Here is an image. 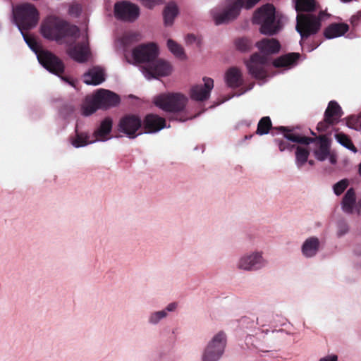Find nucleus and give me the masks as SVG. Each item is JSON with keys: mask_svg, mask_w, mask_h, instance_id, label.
Wrapping results in <instances>:
<instances>
[{"mask_svg": "<svg viewBox=\"0 0 361 361\" xmlns=\"http://www.w3.org/2000/svg\"><path fill=\"white\" fill-rule=\"evenodd\" d=\"M335 137L338 142H339L343 147L351 150L354 153H356L357 152V149L353 145L350 137L346 134L343 133H338L335 135Z\"/></svg>", "mask_w": 361, "mask_h": 361, "instance_id": "34", "label": "nucleus"}, {"mask_svg": "<svg viewBox=\"0 0 361 361\" xmlns=\"http://www.w3.org/2000/svg\"><path fill=\"white\" fill-rule=\"evenodd\" d=\"M146 133H152L159 131L166 126V121L156 114H147L143 121Z\"/></svg>", "mask_w": 361, "mask_h": 361, "instance_id": "19", "label": "nucleus"}, {"mask_svg": "<svg viewBox=\"0 0 361 361\" xmlns=\"http://www.w3.org/2000/svg\"><path fill=\"white\" fill-rule=\"evenodd\" d=\"M68 55L75 61L84 63L88 60L90 51L88 42H79L68 48Z\"/></svg>", "mask_w": 361, "mask_h": 361, "instance_id": "17", "label": "nucleus"}, {"mask_svg": "<svg viewBox=\"0 0 361 361\" xmlns=\"http://www.w3.org/2000/svg\"><path fill=\"white\" fill-rule=\"evenodd\" d=\"M358 173L360 176H361V163L358 166Z\"/></svg>", "mask_w": 361, "mask_h": 361, "instance_id": "55", "label": "nucleus"}, {"mask_svg": "<svg viewBox=\"0 0 361 361\" xmlns=\"http://www.w3.org/2000/svg\"><path fill=\"white\" fill-rule=\"evenodd\" d=\"M252 86H253V85H251L248 89L245 90L244 91H243V92H242L241 93H240L238 95H240V94H243V93L246 92V91H247V90H250V89L252 87Z\"/></svg>", "mask_w": 361, "mask_h": 361, "instance_id": "54", "label": "nucleus"}, {"mask_svg": "<svg viewBox=\"0 0 361 361\" xmlns=\"http://www.w3.org/2000/svg\"><path fill=\"white\" fill-rule=\"evenodd\" d=\"M227 344V336L224 331L215 334L203 349L201 361H219L223 357Z\"/></svg>", "mask_w": 361, "mask_h": 361, "instance_id": "7", "label": "nucleus"}, {"mask_svg": "<svg viewBox=\"0 0 361 361\" xmlns=\"http://www.w3.org/2000/svg\"><path fill=\"white\" fill-rule=\"evenodd\" d=\"M295 148H296L295 162L298 167L301 168L307 161L310 151L307 148L300 146H297Z\"/></svg>", "mask_w": 361, "mask_h": 361, "instance_id": "32", "label": "nucleus"}, {"mask_svg": "<svg viewBox=\"0 0 361 361\" xmlns=\"http://www.w3.org/2000/svg\"><path fill=\"white\" fill-rule=\"evenodd\" d=\"M235 46L240 51H247L251 49L252 43L249 39L243 37L235 41Z\"/></svg>", "mask_w": 361, "mask_h": 361, "instance_id": "39", "label": "nucleus"}, {"mask_svg": "<svg viewBox=\"0 0 361 361\" xmlns=\"http://www.w3.org/2000/svg\"><path fill=\"white\" fill-rule=\"evenodd\" d=\"M260 0H235L228 4L223 11L215 8L211 13L216 25L228 23L235 19L240 14L243 7L250 9L254 7Z\"/></svg>", "mask_w": 361, "mask_h": 361, "instance_id": "6", "label": "nucleus"}, {"mask_svg": "<svg viewBox=\"0 0 361 361\" xmlns=\"http://www.w3.org/2000/svg\"><path fill=\"white\" fill-rule=\"evenodd\" d=\"M349 30V25L344 23H334L324 30V36L326 39H333L344 35Z\"/></svg>", "mask_w": 361, "mask_h": 361, "instance_id": "21", "label": "nucleus"}, {"mask_svg": "<svg viewBox=\"0 0 361 361\" xmlns=\"http://www.w3.org/2000/svg\"><path fill=\"white\" fill-rule=\"evenodd\" d=\"M274 317L269 313L260 314L256 319L257 324L259 326H274Z\"/></svg>", "mask_w": 361, "mask_h": 361, "instance_id": "36", "label": "nucleus"}, {"mask_svg": "<svg viewBox=\"0 0 361 361\" xmlns=\"http://www.w3.org/2000/svg\"><path fill=\"white\" fill-rule=\"evenodd\" d=\"M178 302H171L169 303L165 309H164L163 310H166V312H167V314H169V312H175L178 307Z\"/></svg>", "mask_w": 361, "mask_h": 361, "instance_id": "47", "label": "nucleus"}, {"mask_svg": "<svg viewBox=\"0 0 361 361\" xmlns=\"http://www.w3.org/2000/svg\"><path fill=\"white\" fill-rule=\"evenodd\" d=\"M141 39V34L138 32H130L125 35L123 37V43L127 44L129 43L137 42Z\"/></svg>", "mask_w": 361, "mask_h": 361, "instance_id": "40", "label": "nucleus"}, {"mask_svg": "<svg viewBox=\"0 0 361 361\" xmlns=\"http://www.w3.org/2000/svg\"><path fill=\"white\" fill-rule=\"evenodd\" d=\"M254 338H255L253 336H247V338L245 339L246 344L247 345L251 344V345H254L255 347L257 348V345L253 343Z\"/></svg>", "mask_w": 361, "mask_h": 361, "instance_id": "50", "label": "nucleus"}, {"mask_svg": "<svg viewBox=\"0 0 361 361\" xmlns=\"http://www.w3.org/2000/svg\"><path fill=\"white\" fill-rule=\"evenodd\" d=\"M23 37H24V39L26 42V43L27 44V45L32 49L34 50L35 51L37 52V49L39 47V45H38V43L36 42V40L31 37H29V36H27L25 35L23 31H21Z\"/></svg>", "mask_w": 361, "mask_h": 361, "instance_id": "44", "label": "nucleus"}, {"mask_svg": "<svg viewBox=\"0 0 361 361\" xmlns=\"http://www.w3.org/2000/svg\"><path fill=\"white\" fill-rule=\"evenodd\" d=\"M204 85H196L191 87L190 95L192 99L203 102L209 99L214 87V80L210 78H203Z\"/></svg>", "mask_w": 361, "mask_h": 361, "instance_id": "16", "label": "nucleus"}, {"mask_svg": "<svg viewBox=\"0 0 361 361\" xmlns=\"http://www.w3.org/2000/svg\"><path fill=\"white\" fill-rule=\"evenodd\" d=\"M320 241L317 237H310L303 243L301 250L306 257H312L319 250Z\"/></svg>", "mask_w": 361, "mask_h": 361, "instance_id": "26", "label": "nucleus"}, {"mask_svg": "<svg viewBox=\"0 0 361 361\" xmlns=\"http://www.w3.org/2000/svg\"><path fill=\"white\" fill-rule=\"evenodd\" d=\"M142 126L141 119L135 115H126L121 118L118 130L125 133L129 138H135L138 134L136 132Z\"/></svg>", "mask_w": 361, "mask_h": 361, "instance_id": "14", "label": "nucleus"}, {"mask_svg": "<svg viewBox=\"0 0 361 361\" xmlns=\"http://www.w3.org/2000/svg\"><path fill=\"white\" fill-rule=\"evenodd\" d=\"M98 109H99V106L97 102H96L95 97L94 96L91 99H86L81 108L82 114L85 116H90Z\"/></svg>", "mask_w": 361, "mask_h": 361, "instance_id": "33", "label": "nucleus"}, {"mask_svg": "<svg viewBox=\"0 0 361 361\" xmlns=\"http://www.w3.org/2000/svg\"><path fill=\"white\" fill-rule=\"evenodd\" d=\"M294 7L299 13H314L323 10L321 5L317 0H293Z\"/></svg>", "mask_w": 361, "mask_h": 361, "instance_id": "20", "label": "nucleus"}, {"mask_svg": "<svg viewBox=\"0 0 361 361\" xmlns=\"http://www.w3.org/2000/svg\"><path fill=\"white\" fill-rule=\"evenodd\" d=\"M142 2L145 7L149 9L153 8L156 4L154 0H142Z\"/></svg>", "mask_w": 361, "mask_h": 361, "instance_id": "49", "label": "nucleus"}, {"mask_svg": "<svg viewBox=\"0 0 361 361\" xmlns=\"http://www.w3.org/2000/svg\"><path fill=\"white\" fill-rule=\"evenodd\" d=\"M343 114V111L339 104L336 101H331L325 110L324 117L326 118V120H331L336 124Z\"/></svg>", "mask_w": 361, "mask_h": 361, "instance_id": "27", "label": "nucleus"}, {"mask_svg": "<svg viewBox=\"0 0 361 361\" xmlns=\"http://www.w3.org/2000/svg\"><path fill=\"white\" fill-rule=\"evenodd\" d=\"M188 98L179 93L163 94L154 99V104L166 112L173 113V119L184 121L186 119L182 116L179 117L180 113L183 112L186 106Z\"/></svg>", "mask_w": 361, "mask_h": 361, "instance_id": "5", "label": "nucleus"}, {"mask_svg": "<svg viewBox=\"0 0 361 361\" xmlns=\"http://www.w3.org/2000/svg\"><path fill=\"white\" fill-rule=\"evenodd\" d=\"M347 232V229H345L343 231H340V234L342 235V234H344Z\"/></svg>", "mask_w": 361, "mask_h": 361, "instance_id": "57", "label": "nucleus"}, {"mask_svg": "<svg viewBox=\"0 0 361 361\" xmlns=\"http://www.w3.org/2000/svg\"><path fill=\"white\" fill-rule=\"evenodd\" d=\"M329 159V161L331 164H334L336 162V156L330 152V156L328 157Z\"/></svg>", "mask_w": 361, "mask_h": 361, "instance_id": "52", "label": "nucleus"}, {"mask_svg": "<svg viewBox=\"0 0 361 361\" xmlns=\"http://www.w3.org/2000/svg\"><path fill=\"white\" fill-rule=\"evenodd\" d=\"M356 202V195L353 188L347 190L342 200V209L348 214L353 212L354 206Z\"/></svg>", "mask_w": 361, "mask_h": 361, "instance_id": "29", "label": "nucleus"}, {"mask_svg": "<svg viewBox=\"0 0 361 361\" xmlns=\"http://www.w3.org/2000/svg\"><path fill=\"white\" fill-rule=\"evenodd\" d=\"M271 128L272 123L270 118L269 116H264L257 124L256 133L259 135L267 134Z\"/></svg>", "mask_w": 361, "mask_h": 361, "instance_id": "35", "label": "nucleus"}, {"mask_svg": "<svg viewBox=\"0 0 361 361\" xmlns=\"http://www.w3.org/2000/svg\"><path fill=\"white\" fill-rule=\"evenodd\" d=\"M187 42L192 43L195 41V36L194 35H188L186 38Z\"/></svg>", "mask_w": 361, "mask_h": 361, "instance_id": "51", "label": "nucleus"}, {"mask_svg": "<svg viewBox=\"0 0 361 361\" xmlns=\"http://www.w3.org/2000/svg\"><path fill=\"white\" fill-rule=\"evenodd\" d=\"M308 163H309L310 165L313 166L314 164V161L313 160H309Z\"/></svg>", "mask_w": 361, "mask_h": 361, "instance_id": "56", "label": "nucleus"}, {"mask_svg": "<svg viewBox=\"0 0 361 361\" xmlns=\"http://www.w3.org/2000/svg\"><path fill=\"white\" fill-rule=\"evenodd\" d=\"M352 121H355V118H348V121H347V125L350 127V128H353V123Z\"/></svg>", "mask_w": 361, "mask_h": 361, "instance_id": "53", "label": "nucleus"}, {"mask_svg": "<svg viewBox=\"0 0 361 361\" xmlns=\"http://www.w3.org/2000/svg\"><path fill=\"white\" fill-rule=\"evenodd\" d=\"M276 9L271 4L258 8L253 15L252 22L260 25V32L266 35H274L280 30L279 22L276 20Z\"/></svg>", "mask_w": 361, "mask_h": 361, "instance_id": "4", "label": "nucleus"}, {"mask_svg": "<svg viewBox=\"0 0 361 361\" xmlns=\"http://www.w3.org/2000/svg\"><path fill=\"white\" fill-rule=\"evenodd\" d=\"M81 9L78 5H72L69 8V13L78 16L80 15Z\"/></svg>", "mask_w": 361, "mask_h": 361, "instance_id": "46", "label": "nucleus"}, {"mask_svg": "<svg viewBox=\"0 0 361 361\" xmlns=\"http://www.w3.org/2000/svg\"><path fill=\"white\" fill-rule=\"evenodd\" d=\"M225 79L227 85L231 88L239 87L243 84L242 73L236 67H231L227 70Z\"/></svg>", "mask_w": 361, "mask_h": 361, "instance_id": "24", "label": "nucleus"}, {"mask_svg": "<svg viewBox=\"0 0 361 361\" xmlns=\"http://www.w3.org/2000/svg\"><path fill=\"white\" fill-rule=\"evenodd\" d=\"M95 101L99 109H107L116 106L121 102L118 94L108 90L100 89L94 94Z\"/></svg>", "mask_w": 361, "mask_h": 361, "instance_id": "15", "label": "nucleus"}, {"mask_svg": "<svg viewBox=\"0 0 361 361\" xmlns=\"http://www.w3.org/2000/svg\"><path fill=\"white\" fill-rule=\"evenodd\" d=\"M167 317L166 310H159L152 312L148 317V323L152 325L158 324L161 320Z\"/></svg>", "mask_w": 361, "mask_h": 361, "instance_id": "37", "label": "nucleus"}, {"mask_svg": "<svg viewBox=\"0 0 361 361\" xmlns=\"http://www.w3.org/2000/svg\"><path fill=\"white\" fill-rule=\"evenodd\" d=\"M348 185V180L343 179L334 185V191L336 195H341Z\"/></svg>", "mask_w": 361, "mask_h": 361, "instance_id": "41", "label": "nucleus"}, {"mask_svg": "<svg viewBox=\"0 0 361 361\" xmlns=\"http://www.w3.org/2000/svg\"><path fill=\"white\" fill-rule=\"evenodd\" d=\"M39 62L49 72L60 75L64 72L63 61L55 54L47 50H42L37 54Z\"/></svg>", "mask_w": 361, "mask_h": 361, "instance_id": "11", "label": "nucleus"}, {"mask_svg": "<svg viewBox=\"0 0 361 361\" xmlns=\"http://www.w3.org/2000/svg\"><path fill=\"white\" fill-rule=\"evenodd\" d=\"M158 47L154 43L140 44L133 50V57L138 63L149 64L157 58Z\"/></svg>", "mask_w": 361, "mask_h": 361, "instance_id": "13", "label": "nucleus"}, {"mask_svg": "<svg viewBox=\"0 0 361 361\" xmlns=\"http://www.w3.org/2000/svg\"><path fill=\"white\" fill-rule=\"evenodd\" d=\"M114 16L118 20L133 23L138 18L140 8L128 1H118L114 4Z\"/></svg>", "mask_w": 361, "mask_h": 361, "instance_id": "9", "label": "nucleus"}, {"mask_svg": "<svg viewBox=\"0 0 361 361\" xmlns=\"http://www.w3.org/2000/svg\"><path fill=\"white\" fill-rule=\"evenodd\" d=\"M360 20L361 11L357 12L356 14L352 16V17L350 18V23L353 27H355L358 25Z\"/></svg>", "mask_w": 361, "mask_h": 361, "instance_id": "45", "label": "nucleus"}, {"mask_svg": "<svg viewBox=\"0 0 361 361\" xmlns=\"http://www.w3.org/2000/svg\"><path fill=\"white\" fill-rule=\"evenodd\" d=\"M268 63V58L265 55L258 53L252 54L249 61L246 62V66L249 73L256 79H264L267 75L265 68Z\"/></svg>", "mask_w": 361, "mask_h": 361, "instance_id": "12", "label": "nucleus"}, {"mask_svg": "<svg viewBox=\"0 0 361 361\" xmlns=\"http://www.w3.org/2000/svg\"><path fill=\"white\" fill-rule=\"evenodd\" d=\"M286 139H287V140H276V142H277L279 148V150L281 152H283V151H284L286 149L291 151L293 148L295 147V145H291L290 143H289L288 141H290V140H288V138H286Z\"/></svg>", "mask_w": 361, "mask_h": 361, "instance_id": "42", "label": "nucleus"}, {"mask_svg": "<svg viewBox=\"0 0 361 361\" xmlns=\"http://www.w3.org/2000/svg\"><path fill=\"white\" fill-rule=\"evenodd\" d=\"M275 129L284 133V137L293 142L304 145L315 143L316 149L314 150V154L315 158L320 161H325L330 156L331 140L326 135L310 137L292 133L290 129L284 126L275 128Z\"/></svg>", "mask_w": 361, "mask_h": 361, "instance_id": "2", "label": "nucleus"}, {"mask_svg": "<svg viewBox=\"0 0 361 361\" xmlns=\"http://www.w3.org/2000/svg\"><path fill=\"white\" fill-rule=\"evenodd\" d=\"M263 265V259L261 254L256 252L242 257L239 260L238 267L239 269L250 271L258 269Z\"/></svg>", "mask_w": 361, "mask_h": 361, "instance_id": "18", "label": "nucleus"}, {"mask_svg": "<svg viewBox=\"0 0 361 361\" xmlns=\"http://www.w3.org/2000/svg\"><path fill=\"white\" fill-rule=\"evenodd\" d=\"M83 80L87 85H98L105 80L104 72L99 67H93L83 75Z\"/></svg>", "mask_w": 361, "mask_h": 361, "instance_id": "23", "label": "nucleus"}, {"mask_svg": "<svg viewBox=\"0 0 361 361\" xmlns=\"http://www.w3.org/2000/svg\"><path fill=\"white\" fill-rule=\"evenodd\" d=\"M13 15L20 31L33 28L39 20L38 11L34 5L29 3L17 6L13 10Z\"/></svg>", "mask_w": 361, "mask_h": 361, "instance_id": "8", "label": "nucleus"}, {"mask_svg": "<svg viewBox=\"0 0 361 361\" xmlns=\"http://www.w3.org/2000/svg\"><path fill=\"white\" fill-rule=\"evenodd\" d=\"M171 71V65L168 61L160 59H155L143 67V73L147 79L165 77L170 75Z\"/></svg>", "mask_w": 361, "mask_h": 361, "instance_id": "10", "label": "nucleus"}, {"mask_svg": "<svg viewBox=\"0 0 361 361\" xmlns=\"http://www.w3.org/2000/svg\"><path fill=\"white\" fill-rule=\"evenodd\" d=\"M178 12V7L175 4H169L164 11V19L166 25H171Z\"/></svg>", "mask_w": 361, "mask_h": 361, "instance_id": "31", "label": "nucleus"}, {"mask_svg": "<svg viewBox=\"0 0 361 361\" xmlns=\"http://www.w3.org/2000/svg\"><path fill=\"white\" fill-rule=\"evenodd\" d=\"M167 46L171 52H172L176 56L180 59L185 56L183 47L173 39L168 40Z\"/></svg>", "mask_w": 361, "mask_h": 361, "instance_id": "38", "label": "nucleus"}, {"mask_svg": "<svg viewBox=\"0 0 361 361\" xmlns=\"http://www.w3.org/2000/svg\"><path fill=\"white\" fill-rule=\"evenodd\" d=\"M319 361H338V356L334 354L328 355L320 358Z\"/></svg>", "mask_w": 361, "mask_h": 361, "instance_id": "48", "label": "nucleus"}, {"mask_svg": "<svg viewBox=\"0 0 361 361\" xmlns=\"http://www.w3.org/2000/svg\"><path fill=\"white\" fill-rule=\"evenodd\" d=\"M113 121L110 117H106L102 121L99 128L94 130V136L97 140L106 141L109 139L108 135L111 132Z\"/></svg>", "mask_w": 361, "mask_h": 361, "instance_id": "25", "label": "nucleus"}, {"mask_svg": "<svg viewBox=\"0 0 361 361\" xmlns=\"http://www.w3.org/2000/svg\"><path fill=\"white\" fill-rule=\"evenodd\" d=\"M90 136L87 133H79L75 130V136L71 137L72 145L76 148L87 145L92 142L89 141Z\"/></svg>", "mask_w": 361, "mask_h": 361, "instance_id": "30", "label": "nucleus"}, {"mask_svg": "<svg viewBox=\"0 0 361 361\" xmlns=\"http://www.w3.org/2000/svg\"><path fill=\"white\" fill-rule=\"evenodd\" d=\"M256 47L264 54H272L278 53L281 45L279 42L274 38H264L256 43Z\"/></svg>", "mask_w": 361, "mask_h": 361, "instance_id": "22", "label": "nucleus"}, {"mask_svg": "<svg viewBox=\"0 0 361 361\" xmlns=\"http://www.w3.org/2000/svg\"><path fill=\"white\" fill-rule=\"evenodd\" d=\"M325 10H319L314 13H299L296 16L297 32L300 35L302 39H306L312 35H316L322 27V21L329 17Z\"/></svg>", "mask_w": 361, "mask_h": 361, "instance_id": "3", "label": "nucleus"}, {"mask_svg": "<svg viewBox=\"0 0 361 361\" xmlns=\"http://www.w3.org/2000/svg\"><path fill=\"white\" fill-rule=\"evenodd\" d=\"M42 36L49 40H59L70 37L76 39L80 30L78 26L71 25L66 21L55 16L47 17L41 25Z\"/></svg>", "mask_w": 361, "mask_h": 361, "instance_id": "1", "label": "nucleus"}, {"mask_svg": "<svg viewBox=\"0 0 361 361\" xmlns=\"http://www.w3.org/2000/svg\"><path fill=\"white\" fill-rule=\"evenodd\" d=\"M300 56L299 53H288L276 59L273 61V65L276 68L288 67L295 64Z\"/></svg>", "mask_w": 361, "mask_h": 361, "instance_id": "28", "label": "nucleus"}, {"mask_svg": "<svg viewBox=\"0 0 361 361\" xmlns=\"http://www.w3.org/2000/svg\"><path fill=\"white\" fill-rule=\"evenodd\" d=\"M335 123L331 120H326V118L324 117V120L320 121L317 126V129L319 132L326 131L330 126L334 125Z\"/></svg>", "mask_w": 361, "mask_h": 361, "instance_id": "43", "label": "nucleus"}]
</instances>
